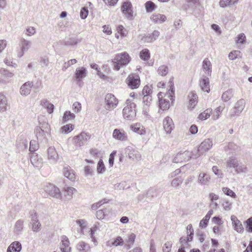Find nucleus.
<instances>
[{
    "label": "nucleus",
    "mask_w": 252,
    "mask_h": 252,
    "mask_svg": "<svg viewBox=\"0 0 252 252\" xmlns=\"http://www.w3.org/2000/svg\"><path fill=\"white\" fill-rule=\"evenodd\" d=\"M159 36V32H146L141 38L143 42L149 43L155 41Z\"/></svg>",
    "instance_id": "nucleus-19"
},
{
    "label": "nucleus",
    "mask_w": 252,
    "mask_h": 252,
    "mask_svg": "<svg viewBox=\"0 0 252 252\" xmlns=\"http://www.w3.org/2000/svg\"><path fill=\"white\" fill-rule=\"evenodd\" d=\"M163 127L167 134H169L174 128V124L172 119L168 117H166L163 120Z\"/></svg>",
    "instance_id": "nucleus-14"
},
{
    "label": "nucleus",
    "mask_w": 252,
    "mask_h": 252,
    "mask_svg": "<svg viewBox=\"0 0 252 252\" xmlns=\"http://www.w3.org/2000/svg\"><path fill=\"white\" fill-rule=\"evenodd\" d=\"M112 136L114 139L120 141H126L127 138L126 132L123 129H115Z\"/></svg>",
    "instance_id": "nucleus-15"
},
{
    "label": "nucleus",
    "mask_w": 252,
    "mask_h": 252,
    "mask_svg": "<svg viewBox=\"0 0 252 252\" xmlns=\"http://www.w3.org/2000/svg\"><path fill=\"white\" fill-rule=\"evenodd\" d=\"M69 241L68 238L63 235L62 237V244L60 246V249L62 252H70L71 248L69 247Z\"/></svg>",
    "instance_id": "nucleus-21"
},
{
    "label": "nucleus",
    "mask_w": 252,
    "mask_h": 252,
    "mask_svg": "<svg viewBox=\"0 0 252 252\" xmlns=\"http://www.w3.org/2000/svg\"><path fill=\"white\" fill-rule=\"evenodd\" d=\"M91 136L90 133L83 131L78 135L74 136L73 141L76 146L81 147L90 140Z\"/></svg>",
    "instance_id": "nucleus-8"
},
{
    "label": "nucleus",
    "mask_w": 252,
    "mask_h": 252,
    "mask_svg": "<svg viewBox=\"0 0 252 252\" xmlns=\"http://www.w3.org/2000/svg\"><path fill=\"white\" fill-rule=\"evenodd\" d=\"M238 160L234 157H229L226 161V167L227 168H233L235 169L237 166Z\"/></svg>",
    "instance_id": "nucleus-31"
},
{
    "label": "nucleus",
    "mask_w": 252,
    "mask_h": 252,
    "mask_svg": "<svg viewBox=\"0 0 252 252\" xmlns=\"http://www.w3.org/2000/svg\"><path fill=\"white\" fill-rule=\"evenodd\" d=\"M86 68L84 67H78L75 72V77L76 81L80 82L87 75Z\"/></svg>",
    "instance_id": "nucleus-20"
},
{
    "label": "nucleus",
    "mask_w": 252,
    "mask_h": 252,
    "mask_svg": "<svg viewBox=\"0 0 252 252\" xmlns=\"http://www.w3.org/2000/svg\"><path fill=\"white\" fill-rule=\"evenodd\" d=\"M212 140L209 138L204 140L199 146L196 152V154L194 155L195 158H196L200 156L205 154L212 148Z\"/></svg>",
    "instance_id": "nucleus-7"
},
{
    "label": "nucleus",
    "mask_w": 252,
    "mask_h": 252,
    "mask_svg": "<svg viewBox=\"0 0 252 252\" xmlns=\"http://www.w3.org/2000/svg\"><path fill=\"white\" fill-rule=\"evenodd\" d=\"M246 39V37L245 34L244 33L242 32L241 33L239 34L238 35V36L237 37V40H236V41L237 44H242L244 43V42H245Z\"/></svg>",
    "instance_id": "nucleus-61"
},
{
    "label": "nucleus",
    "mask_w": 252,
    "mask_h": 252,
    "mask_svg": "<svg viewBox=\"0 0 252 252\" xmlns=\"http://www.w3.org/2000/svg\"><path fill=\"white\" fill-rule=\"evenodd\" d=\"M21 250V244L19 241H14L8 246L6 252H20Z\"/></svg>",
    "instance_id": "nucleus-24"
},
{
    "label": "nucleus",
    "mask_w": 252,
    "mask_h": 252,
    "mask_svg": "<svg viewBox=\"0 0 252 252\" xmlns=\"http://www.w3.org/2000/svg\"><path fill=\"white\" fill-rule=\"evenodd\" d=\"M31 162L33 166L37 168H40L42 165V159L39 158L38 156L35 153L31 154Z\"/></svg>",
    "instance_id": "nucleus-22"
},
{
    "label": "nucleus",
    "mask_w": 252,
    "mask_h": 252,
    "mask_svg": "<svg viewBox=\"0 0 252 252\" xmlns=\"http://www.w3.org/2000/svg\"><path fill=\"white\" fill-rule=\"evenodd\" d=\"M246 105L245 99L241 98L238 100L234 107L230 111L229 117L232 119L235 116H238L244 110Z\"/></svg>",
    "instance_id": "nucleus-5"
},
{
    "label": "nucleus",
    "mask_w": 252,
    "mask_h": 252,
    "mask_svg": "<svg viewBox=\"0 0 252 252\" xmlns=\"http://www.w3.org/2000/svg\"><path fill=\"white\" fill-rule=\"evenodd\" d=\"M187 236L186 237L187 242H191L192 240L194 234V230L191 224L187 226Z\"/></svg>",
    "instance_id": "nucleus-37"
},
{
    "label": "nucleus",
    "mask_w": 252,
    "mask_h": 252,
    "mask_svg": "<svg viewBox=\"0 0 252 252\" xmlns=\"http://www.w3.org/2000/svg\"><path fill=\"white\" fill-rule=\"evenodd\" d=\"M74 129V126L72 124H68L63 126L61 130L63 133H68Z\"/></svg>",
    "instance_id": "nucleus-50"
},
{
    "label": "nucleus",
    "mask_w": 252,
    "mask_h": 252,
    "mask_svg": "<svg viewBox=\"0 0 252 252\" xmlns=\"http://www.w3.org/2000/svg\"><path fill=\"white\" fill-rule=\"evenodd\" d=\"M245 224L246 230L249 232H252V217L245 221Z\"/></svg>",
    "instance_id": "nucleus-58"
},
{
    "label": "nucleus",
    "mask_w": 252,
    "mask_h": 252,
    "mask_svg": "<svg viewBox=\"0 0 252 252\" xmlns=\"http://www.w3.org/2000/svg\"><path fill=\"white\" fill-rule=\"evenodd\" d=\"M14 74L7 70L3 68L0 69V83H3V79L1 78V76H3L6 78H10L13 76Z\"/></svg>",
    "instance_id": "nucleus-35"
},
{
    "label": "nucleus",
    "mask_w": 252,
    "mask_h": 252,
    "mask_svg": "<svg viewBox=\"0 0 252 252\" xmlns=\"http://www.w3.org/2000/svg\"><path fill=\"white\" fill-rule=\"evenodd\" d=\"M231 220L234 230L240 233L243 232L244 228L243 225L237 218L234 215H232L231 216Z\"/></svg>",
    "instance_id": "nucleus-18"
},
{
    "label": "nucleus",
    "mask_w": 252,
    "mask_h": 252,
    "mask_svg": "<svg viewBox=\"0 0 252 252\" xmlns=\"http://www.w3.org/2000/svg\"><path fill=\"white\" fill-rule=\"evenodd\" d=\"M211 177L207 173L201 172L198 175L197 183L201 186L208 185L210 181Z\"/></svg>",
    "instance_id": "nucleus-16"
},
{
    "label": "nucleus",
    "mask_w": 252,
    "mask_h": 252,
    "mask_svg": "<svg viewBox=\"0 0 252 252\" xmlns=\"http://www.w3.org/2000/svg\"><path fill=\"white\" fill-rule=\"evenodd\" d=\"M158 72L161 76H165L168 72V67L165 65H161L158 68Z\"/></svg>",
    "instance_id": "nucleus-49"
},
{
    "label": "nucleus",
    "mask_w": 252,
    "mask_h": 252,
    "mask_svg": "<svg viewBox=\"0 0 252 252\" xmlns=\"http://www.w3.org/2000/svg\"><path fill=\"white\" fill-rule=\"evenodd\" d=\"M172 247V244L170 242H167L164 245L163 247V252H170Z\"/></svg>",
    "instance_id": "nucleus-64"
},
{
    "label": "nucleus",
    "mask_w": 252,
    "mask_h": 252,
    "mask_svg": "<svg viewBox=\"0 0 252 252\" xmlns=\"http://www.w3.org/2000/svg\"><path fill=\"white\" fill-rule=\"evenodd\" d=\"M21 51H20L18 54V56L19 57H22L24 54V52L28 51V49L31 47V42L23 39L21 40Z\"/></svg>",
    "instance_id": "nucleus-28"
},
{
    "label": "nucleus",
    "mask_w": 252,
    "mask_h": 252,
    "mask_svg": "<svg viewBox=\"0 0 252 252\" xmlns=\"http://www.w3.org/2000/svg\"><path fill=\"white\" fill-rule=\"evenodd\" d=\"M88 8L86 7H83L81 9L80 11V17L82 19H85L87 18L88 15Z\"/></svg>",
    "instance_id": "nucleus-63"
},
{
    "label": "nucleus",
    "mask_w": 252,
    "mask_h": 252,
    "mask_svg": "<svg viewBox=\"0 0 252 252\" xmlns=\"http://www.w3.org/2000/svg\"><path fill=\"white\" fill-rule=\"evenodd\" d=\"M202 68L208 76H211L212 72V64L208 59H205L202 63Z\"/></svg>",
    "instance_id": "nucleus-30"
},
{
    "label": "nucleus",
    "mask_w": 252,
    "mask_h": 252,
    "mask_svg": "<svg viewBox=\"0 0 252 252\" xmlns=\"http://www.w3.org/2000/svg\"><path fill=\"white\" fill-rule=\"evenodd\" d=\"M150 19L155 23H161L166 21V17L163 14L155 13L151 16Z\"/></svg>",
    "instance_id": "nucleus-29"
},
{
    "label": "nucleus",
    "mask_w": 252,
    "mask_h": 252,
    "mask_svg": "<svg viewBox=\"0 0 252 252\" xmlns=\"http://www.w3.org/2000/svg\"><path fill=\"white\" fill-rule=\"evenodd\" d=\"M124 244V240L123 238L120 237L118 236L117 237L113 243H112V245L115 246H122Z\"/></svg>",
    "instance_id": "nucleus-62"
},
{
    "label": "nucleus",
    "mask_w": 252,
    "mask_h": 252,
    "mask_svg": "<svg viewBox=\"0 0 252 252\" xmlns=\"http://www.w3.org/2000/svg\"><path fill=\"white\" fill-rule=\"evenodd\" d=\"M200 87L201 90L207 93L210 92L209 79L206 76H203L200 79Z\"/></svg>",
    "instance_id": "nucleus-23"
},
{
    "label": "nucleus",
    "mask_w": 252,
    "mask_h": 252,
    "mask_svg": "<svg viewBox=\"0 0 252 252\" xmlns=\"http://www.w3.org/2000/svg\"><path fill=\"white\" fill-rule=\"evenodd\" d=\"M130 61V57L128 54L124 52L116 55L113 63L114 68L116 70H119L122 66L126 65Z\"/></svg>",
    "instance_id": "nucleus-3"
},
{
    "label": "nucleus",
    "mask_w": 252,
    "mask_h": 252,
    "mask_svg": "<svg viewBox=\"0 0 252 252\" xmlns=\"http://www.w3.org/2000/svg\"><path fill=\"white\" fill-rule=\"evenodd\" d=\"M38 148V144L35 140H31L30 144L29 150L30 152L34 153Z\"/></svg>",
    "instance_id": "nucleus-54"
},
{
    "label": "nucleus",
    "mask_w": 252,
    "mask_h": 252,
    "mask_svg": "<svg viewBox=\"0 0 252 252\" xmlns=\"http://www.w3.org/2000/svg\"><path fill=\"white\" fill-rule=\"evenodd\" d=\"M152 96L150 95H145L143 97V102L145 104L144 107H148L151 104Z\"/></svg>",
    "instance_id": "nucleus-59"
},
{
    "label": "nucleus",
    "mask_w": 252,
    "mask_h": 252,
    "mask_svg": "<svg viewBox=\"0 0 252 252\" xmlns=\"http://www.w3.org/2000/svg\"><path fill=\"white\" fill-rule=\"evenodd\" d=\"M75 117V115L74 114L71 113L69 111H66L64 113L63 116V123H65L70 120L74 119Z\"/></svg>",
    "instance_id": "nucleus-43"
},
{
    "label": "nucleus",
    "mask_w": 252,
    "mask_h": 252,
    "mask_svg": "<svg viewBox=\"0 0 252 252\" xmlns=\"http://www.w3.org/2000/svg\"><path fill=\"white\" fill-rule=\"evenodd\" d=\"M24 221L22 220H18L15 224V231L16 232H21L23 228Z\"/></svg>",
    "instance_id": "nucleus-52"
},
{
    "label": "nucleus",
    "mask_w": 252,
    "mask_h": 252,
    "mask_svg": "<svg viewBox=\"0 0 252 252\" xmlns=\"http://www.w3.org/2000/svg\"><path fill=\"white\" fill-rule=\"evenodd\" d=\"M195 155L188 151L178 153L173 159L174 163H181L189 160Z\"/></svg>",
    "instance_id": "nucleus-9"
},
{
    "label": "nucleus",
    "mask_w": 252,
    "mask_h": 252,
    "mask_svg": "<svg viewBox=\"0 0 252 252\" xmlns=\"http://www.w3.org/2000/svg\"><path fill=\"white\" fill-rule=\"evenodd\" d=\"M80 40L77 39L75 37H72L68 40L64 41V45H74L76 44Z\"/></svg>",
    "instance_id": "nucleus-60"
},
{
    "label": "nucleus",
    "mask_w": 252,
    "mask_h": 252,
    "mask_svg": "<svg viewBox=\"0 0 252 252\" xmlns=\"http://www.w3.org/2000/svg\"><path fill=\"white\" fill-rule=\"evenodd\" d=\"M239 0H220L219 2L220 6L222 8L231 7L237 4Z\"/></svg>",
    "instance_id": "nucleus-32"
},
{
    "label": "nucleus",
    "mask_w": 252,
    "mask_h": 252,
    "mask_svg": "<svg viewBox=\"0 0 252 252\" xmlns=\"http://www.w3.org/2000/svg\"><path fill=\"white\" fill-rule=\"evenodd\" d=\"M63 173L64 176L71 181H74L75 179V174L73 170L70 167H65L63 169Z\"/></svg>",
    "instance_id": "nucleus-25"
},
{
    "label": "nucleus",
    "mask_w": 252,
    "mask_h": 252,
    "mask_svg": "<svg viewBox=\"0 0 252 252\" xmlns=\"http://www.w3.org/2000/svg\"><path fill=\"white\" fill-rule=\"evenodd\" d=\"M76 191L75 189L73 187H66L64 188L65 196L68 200L72 198V195L74 191Z\"/></svg>",
    "instance_id": "nucleus-42"
},
{
    "label": "nucleus",
    "mask_w": 252,
    "mask_h": 252,
    "mask_svg": "<svg viewBox=\"0 0 252 252\" xmlns=\"http://www.w3.org/2000/svg\"><path fill=\"white\" fill-rule=\"evenodd\" d=\"M170 89L166 94L159 92L158 94V97L159 100V108L163 110H167L169 108L170 104L172 103L175 99L174 84L172 80H170Z\"/></svg>",
    "instance_id": "nucleus-1"
},
{
    "label": "nucleus",
    "mask_w": 252,
    "mask_h": 252,
    "mask_svg": "<svg viewBox=\"0 0 252 252\" xmlns=\"http://www.w3.org/2000/svg\"><path fill=\"white\" fill-rule=\"evenodd\" d=\"M7 106V100L6 96L3 94L0 93V111H5Z\"/></svg>",
    "instance_id": "nucleus-33"
},
{
    "label": "nucleus",
    "mask_w": 252,
    "mask_h": 252,
    "mask_svg": "<svg viewBox=\"0 0 252 252\" xmlns=\"http://www.w3.org/2000/svg\"><path fill=\"white\" fill-rule=\"evenodd\" d=\"M135 104L133 102L126 100V106L123 110L124 118L127 120H133L136 117Z\"/></svg>",
    "instance_id": "nucleus-4"
},
{
    "label": "nucleus",
    "mask_w": 252,
    "mask_h": 252,
    "mask_svg": "<svg viewBox=\"0 0 252 252\" xmlns=\"http://www.w3.org/2000/svg\"><path fill=\"white\" fill-rule=\"evenodd\" d=\"M183 179L181 177L174 178L171 182V186L174 188H178L181 185Z\"/></svg>",
    "instance_id": "nucleus-47"
},
{
    "label": "nucleus",
    "mask_w": 252,
    "mask_h": 252,
    "mask_svg": "<svg viewBox=\"0 0 252 252\" xmlns=\"http://www.w3.org/2000/svg\"><path fill=\"white\" fill-rule=\"evenodd\" d=\"M222 192L226 195L231 197L232 198H236V194L235 193L230 189L227 187H223L222 188Z\"/></svg>",
    "instance_id": "nucleus-46"
},
{
    "label": "nucleus",
    "mask_w": 252,
    "mask_h": 252,
    "mask_svg": "<svg viewBox=\"0 0 252 252\" xmlns=\"http://www.w3.org/2000/svg\"><path fill=\"white\" fill-rule=\"evenodd\" d=\"M108 199H107L106 198L103 199L101 200L98 201V202L94 203L92 205L91 208L93 210H95L97 209L101 205L104 204V203L108 202Z\"/></svg>",
    "instance_id": "nucleus-51"
},
{
    "label": "nucleus",
    "mask_w": 252,
    "mask_h": 252,
    "mask_svg": "<svg viewBox=\"0 0 252 252\" xmlns=\"http://www.w3.org/2000/svg\"><path fill=\"white\" fill-rule=\"evenodd\" d=\"M77 63V60L75 59H71L69 60L67 62H65L63 64V70L65 71L67 68H68L69 66L71 65L75 64Z\"/></svg>",
    "instance_id": "nucleus-56"
},
{
    "label": "nucleus",
    "mask_w": 252,
    "mask_h": 252,
    "mask_svg": "<svg viewBox=\"0 0 252 252\" xmlns=\"http://www.w3.org/2000/svg\"><path fill=\"white\" fill-rule=\"evenodd\" d=\"M33 85V83L32 81H28L25 83L20 89V94L24 96L28 95L31 93V88Z\"/></svg>",
    "instance_id": "nucleus-17"
},
{
    "label": "nucleus",
    "mask_w": 252,
    "mask_h": 252,
    "mask_svg": "<svg viewBox=\"0 0 252 252\" xmlns=\"http://www.w3.org/2000/svg\"><path fill=\"white\" fill-rule=\"evenodd\" d=\"M58 154L54 147H50L48 149V158L49 160L56 162L58 159Z\"/></svg>",
    "instance_id": "nucleus-27"
},
{
    "label": "nucleus",
    "mask_w": 252,
    "mask_h": 252,
    "mask_svg": "<svg viewBox=\"0 0 252 252\" xmlns=\"http://www.w3.org/2000/svg\"><path fill=\"white\" fill-rule=\"evenodd\" d=\"M139 56L141 60L147 61L150 58V53L148 49H143L139 53Z\"/></svg>",
    "instance_id": "nucleus-40"
},
{
    "label": "nucleus",
    "mask_w": 252,
    "mask_h": 252,
    "mask_svg": "<svg viewBox=\"0 0 252 252\" xmlns=\"http://www.w3.org/2000/svg\"><path fill=\"white\" fill-rule=\"evenodd\" d=\"M125 154L129 159L132 160H138L141 158V156L138 151L130 146H128L125 149Z\"/></svg>",
    "instance_id": "nucleus-12"
},
{
    "label": "nucleus",
    "mask_w": 252,
    "mask_h": 252,
    "mask_svg": "<svg viewBox=\"0 0 252 252\" xmlns=\"http://www.w3.org/2000/svg\"><path fill=\"white\" fill-rule=\"evenodd\" d=\"M105 170V166L102 159H99L97 164L96 171L98 174H101Z\"/></svg>",
    "instance_id": "nucleus-48"
},
{
    "label": "nucleus",
    "mask_w": 252,
    "mask_h": 252,
    "mask_svg": "<svg viewBox=\"0 0 252 252\" xmlns=\"http://www.w3.org/2000/svg\"><path fill=\"white\" fill-rule=\"evenodd\" d=\"M122 10L123 13L129 19H132L133 17V11L132 9V5L131 2L128 1L124 2L122 6Z\"/></svg>",
    "instance_id": "nucleus-13"
},
{
    "label": "nucleus",
    "mask_w": 252,
    "mask_h": 252,
    "mask_svg": "<svg viewBox=\"0 0 252 252\" xmlns=\"http://www.w3.org/2000/svg\"><path fill=\"white\" fill-rule=\"evenodd\" d=\"M145 7L148 12H151L156 8V5L151 1H148L145 3Z\"/></svg>",
    "instance_id": "nucleus-53"
},
{
    "label": "nucleus",
    "mask_w": 252,
    "mask_h": 252,
    "mask_svg": "<svg viewBox=\"0 0 252 252\" xmlns=\"http://www.w3.org/2000/svg\"><path fill=\"white\" fill-rule=\"evenodd\" d=\"M77 249L79 252H89L90 251V247L89 244L83 241H81L77 244Z\"/></svg>",
    "instance_id": "nucleus-34"
},
{
    "label": "nucleus",
    "mask_w": 252,
    "mask_h": 252,
    "mask_svg": "<svg viewBox=\"0 0 252 252\" xmlns=\"http://www.w3.org/2000/svg\"><path fill=\"white\" fill-rule=\"evenodd\" d=\"M41 104L46 108L49 113L51 114L54 110V105L46 100L41 101Z\"/></svg>",
    "instance_id": "nucleus-41"
},
{
    "label": "nucleus",
    "mask_w": 252,
    "mask_h": 252,
    "mask_svg": "<svg viewBox=\"0 0 252 252\" xmlns=\"http://www.w3.org/2000/svg\"><path fill=\"white\" fill-rule=\"evenodd\" d=\"M189 109H192L194 108V107L196 105L197 103V95L196 94L192 92L190 94V96H189Z\"/></svg>",
    "instance_id": "nucleus-36"
},
{
    "label": "nucleus",
    "mask_w": 252,
    "mask_h": 252,
    "mask_svg": "<svg viewBox=\"0 0 252 252\" xmlns=\"http://www.w3.org/2000/svg\"><path fill=\"white\" fill-rule=\"evenodd\" d=\"M188 6L190 8H194L198 6L199 4V0H187Z\"/></svg>",
    "instance_id": "nucleus-57"
},
{
    "label": "nucleus",
    "mask_w": 252,
    "mask_h": 252,
    "mask_svg": "<svg viewBox=\"0 0 252 252\" xmlns=\"http://www.w3.org/2000/svg\"><path fill=\"white\" fill-rule=\"evenodd\" d=\"M45 191L51 196L57 199L61 198V193L59 188L52 184H48L45 188Z\"/></svg>",
    "instance_id": "nucleus-11"
},
{
    "label": "nucleus",
    "mask_w": 252,
    "mask_h": 252,
    "mask_svg": "<svg viewBox=\"0 0 252 252\" xmlns=\"http://www.w3.org/2000/svg\"><path fill=\"white\" fill-rule=\"evenodd\" d=\"M225 150H228L232 152H239L241 150V148L233 142H229L228 145L225 147Z\"/></svg>",
    "instance_id": "nucleus-39"
},
{
    "label": "nucleus",
    "mask_w": 252,
    "mask_h": 252,
    "mask_svg": "<svg viewBox=\"0 0 252 252\" xmlns=\"http://www.w3.org/2000/svg\"><path fill=\"white\" fill-rule=\"evenodd\" d=\"M118 102L114 94H107L104 98V108L107 110L111 111L117 106Z\"/></svg>",
    "instance_id": "nucleus-6"
},
{
    "label": "nucleus",
    "mask_w": 252,
    "mask_h": 252,
    "mask_svg": "<svg viewBox=\"0 0 252 252\" xmlns=\"http://www.w3.org/2000/svg\"><path fill=\"white\" fill-rule=\"evenodd\" d=\"M126 82L128 87L131 89H137L140 84V77L136 74H130L126 79Z\"/></svg>",
    "instance_id": "nucleus-10"
},
{
    "label": "nucleus",
    "mask_w": 252,
    "mask_h": 252,
    "mask_svg": "<svg viewBox=\"0 0 252 252\" xmlns=\"http://www.w3.org/2000/svg\"><path fill=\"white\" fill-rule=\"evenodd\" d=\"M235 171L237 173L240 172L247 173L248 169L247 166L245 164H243L242 163H239L238 161L237 166V167H236Z\"/></svg>",
    "instance_id": "nucleus-45"
},
{
    "label": "nucleus",
    "mask_w": 252,
    "mask_h": 252,
    "mask_svg": "<svg viewBox=\"0 0 252 252\" xmlns=\"http://www.w3.org/2000/svg\"><path fill=\"white\" fill-rule=\"evenodd\" d=\"M50 127L46 122H39V126H36L34 129V133L39 140H46L50 134Z\"/></svg>",
    "instance_id": "nucleus-2"
},
{
    "label": "nucleus",
    "mask_w": 252,
    "mask_h": 252,
    "mask_svg": "<svg viewBox=\"0 0 252 252\" xmlns=\"http://www.w3.org/2000/svg\"><path fill=\"white\" fill-rule=\"evenodd\" d=\"M212 111V110L211 109H207L199 115L198 118L201 120H206L210 116Z\"/></svg>",
    "instance_id": "nucleus-44"
},
{
    "label": "nucleus",
    "mask_w": 252,
    "mask_h": 252,
    "mask_svg": "<svg viewBox=\"0 0 252 252\" xmlns=\"http://www.w3.org/2000/svg\"><path fill=\"white\" fill-rule=\"evenodd\" d=\"M233 92L234 91L232 89H229L224 92L221 96L222 99L225 102L228 101L233 96Z\"/></svg>",
    "instance_id": "nucleus-38"
},
{
    "label": "nucleus",
    "mask_w": 252,
    "mask_h": 252,
    "mask_svg": "<svg viewBox=\"0 0 252 252\" xmlns=\"http://www.w3.org/2000/svg\"><path fill=\"white\" fill-rule=\"evenodd\" d=\"M131 129L134 132L137 133L141 135L146 134L145 128L140 123H136L131 126Z\"/></svg>",
    "instance_id": "nucleus-26"
},
{
    "label": "nucleus",
    "mask_w": 252,
    "mask_h": 252,
    "mask_svg": "<svg viewBox=\"0 0 252 252\" xmlns=\"http://www.w3.org/2000/svg\"><path fill=\"white\" fill-rule=\"evenodd\" d=\"M240 53V51L238 50L232 51L228 54V58L229 60H234L239 57Z\"/></svg>",
    "instance_id": "nucleus-55"
}]
</instances>
